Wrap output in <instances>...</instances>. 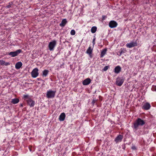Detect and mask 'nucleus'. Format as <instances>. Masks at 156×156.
<instances>
[{"label": "nucleus", "instance_id": "7", "mask_svg": "<svg viewBox=\"0 0 156 156\" xmlns=\"http://www.w3.org/2000/svg\"><path fill=\"white\" fill-rule=\"evenodd\" d=\"M137 43L136 41H132L126 44V46L128 48H131L137 46Z\"/></svg>", "mask_w": 156, "mask_h": 156}, {"label": "nucleus", "instance_id": "22", "mask_svg": "<svg viewBox=\"0 0 156 156\" xmlns=\"http://www.w3.org/2000/svg\"><path fill=\"white\" fill-rule=\"evenodd\" d=\"M23 98L26 101L27 99H29V98H30V97L27 94H24L23 95Z\"/></svg>", "mask_w": 156, "mask_h": 156}, {"label": "nucleus", "instance_id": "17", "mask_svg": "<svg viewBox=\"0 0 156 156\" xmlns=\"http://www.w3.org/2000/svg\"><path fill=\"white\" fill-rule=\"evenodd\" d=\"M93 48H91V46H89L87 49L86 53L87 54H89V55H90L92 53L93 51Z\"/></svg>", "mask_w": 156, "mask_h": 156}, {"label": "nucleus", "instance_id": "2", "mask_svg": "<svg viewBox=\"0 0 156 156\" xmlns=\"http://www.w3.org/2000/svg\"><path fill=\"white\" fill-rule=\"evenodd\" d=\"M56 44V42L55 40H53L50 42L48 45L49 50L50 51H53L54 50Z\"/></svg>", "mask_w": 156, "mask_h": 156}, {"label": "nucleus", "instance_id": "20", "mask_svg": "<svg viewBox=\"0 0 156 156\" xmlns=\"http://www.w3.org/2000/svg\"><path fill=\"white\" fill-rule=\"evenodd\" d=\"M49 71L48 70L45 69L42 72V76H43L46 77L48 75Z\"/></svg>", "mask_w": 156, "mask_h": 156}, {"label": "nucleus", "instance_id": "29", "mask_svg": "<svg viewBox=\"0 0 156 156\" xmlns=\"http://www.w3.org/2000/svg\"><path fill=\"white\" fill-rule=\"evenodd\" d=\"M152 89L153 90H154L156 92V86H153Z\"/></svg>", "mask_w": 156, "mask_h": 156}, {"label": "nucleus", "instance_id": "6", "mask_svg": "<svg viewBox=\"0 0 156 156\" xmlns=\"http://www.w3.org/2000/svg\"><path fill=\"white\" fill-rule=\"evenodd\" d=\"M117 25V23L114 20L111 21L109 23V26L111 28L116 27Z\"/></svg>", "mask_w": 156, "mask_h": 156}, {"label": "nucleus", "instance_id": "25", "mask_svg": "<svg viewBox=\"0 0 156 156\" xmlns=\"http://www.w3.org/2000/svg\"><path fill=\"white\" fill-rule=\"evenodd\" d=\"M70 34L72 35H74L75 34V31L74 30H72L71 31Z\"/></svg>", "mask_w": 156, "mask_h": 156}, {"label": "nucleus", "instance_id": "15", "mask_svg": "<svg viewBox=\"0 0 156 156\" xmlns=\"http://www.w3.org/2000/svg\"><path fill=\"white\" fill-rule=\"evenodd\" d=\"M67 21L66 19H63L61 23L59 24V25L60 26L63 27H64L66 24L67 23Z\"/></svg>", "mask_w": 156, "mask_h": 156}, {"label": "nucleus", "instance_id": "13", "mask_svg": "<svg viewBox=\"0 0 156 156\" xmlns=\"http://www.w3.org/2000/svg\"><path fill=\"white\" fill-rule=\"evenodd\" d=\"M66 117L65 114L64 112L62 113L59 115V119L60 121H63Z\"/></svg>", "mask_w": 156, "mask_h": 156}, {"label": "nucleus", "instance_id": "31", "mask_svg": "<svg viewBox=\"0 0 156 156\" xmlns=\"http://www.w3.org/2000/svg\"><path fill=\"white\" fill-rule=\"evenodd\" d=\"M132 148L133 150H135L136 149V148L135 146H133L132 147Z\"/></svg>", "mask_w": 156, "mask_h": 156}, {"label": "nucleus", "instance_id": "14", "mask_svg": "<svg viewBox=\"0 0 156 156\" xmlns=\"http://www.w3.org/2000/svg\"><path fill=\"white\" fill-rule=\"evenodd\" d=\"M121 67L118 66L115 67L114 69V72L117 74L119 73L121 71Z\"/></svg>", "mask_w": 156, "mask_h": 156}, {"label": "nucleus", "instance_id": "10", "mask_svg": "<svg viewBox=\"0 0 156 156\" xmlns=\"http://www.w3.org/2000/svg\"><path fill=\"white\" fill-rule=\"evenodd\" d=\"M151 106L150 104L148 102H146L142 106V108L143 109L145 110H148L151 108Z\"/></svg>", "mask_w": 156, "mask_h": 156}, {"label": "nucleus", "instance_id": "9", "mask_svg": "<svg viewBox=\"0 0 156 156\" xmlns=\"http://www.w3.org/2000/svg\"><path fill=\"white\" fill-rule=\"evenodd\" d=\"M26 101L28 105L30 107H33L35 105V102L31 98L26 100Z\"/></svg>", "mask_w": 156, "mask_h": 156}, {"label": "nucleus", "instance_id": "21", "mask_svg": "<svg viewBox=\"0 0 156 156\" xmlns=\"http://www.w3.org/2000/svg\"><path fill=\"white\" fill-rule=\"evenodd\" d=\"M97 27L96 26L93 27L91 29V31L92 33H95L97 31Z\"/></svg>", "mask_w": 156, "mask_h": 156}, {"label": "nucleus", "instance_id": "34", "mask_svg": "<svg viewBox=\"0 0 156 156\" xmlns=\"http://www.w3.org/2000/svg\"><path fill=\"white\" fill-rule=\"evenodd\" d=\"M118 55H119L118 54ZM119 55H120V54H119Z\"/></svg>", "mask_w": 156, "mask_h": 156}, {"label": "nucleus", "instance_id": "16", "mask_svg": "<svg viewBox=\"0 0 156 156\" xmlns=\"http://www.w3.org/2000/svg\"><path fill=\"white\" fill-rule=\"evenodd\" d=\"M22 66V63L21 62H17L15 65V68L18 69H20Z\"/></svg>", "mask_w": 156, "mask_h": 156}, {"label": "nucleus", "instance_id": "5", "mask_svg": "<svg viewBox=\"0 0 156 156\" xmlns=\"http://www.w3.org/2000/svg\"><path fill=\"white\" fill-rule=\"evenodd\" d=\"M22 51L19 49L15 51H12L9 52L8 55L11 56L12 57H14L17 56L19 54L21 53Z\"/></svg>", "mask_w": 156, "mask_h": 156}, {"label": "nucleus", "instance_id": "12", "mask_svg": "<svg viewBox=\"0 0 156 156\" xmlns=\"http://www.w3.org/2000/svg\"><path fill=\"white\" fill-rule=\"evenodd\" d=\"M123 138V136L122 135H119L115 139V140L116 143L120 142L122 141Z\"/></svg>", "mask_w": 156, "mask_h": 156}, {"label": "nucleus", "instance_id": "23", "mask_svg": "<svg viewBox=\"0 0 156 156\" xmlns=\"http://www.w3.org/2000/svg\"><path fill=\"white\" fill-rule=\"evenodd\" d=\"M126 52V51L125 49L123 48V49H122L121 48V51L120 52V55H119V56H121L122 54L123 53H125Z\"/></svg>", "mask_w": 156, "mask_h": 156}, {"label": "nucleus", "instance_id": "19", "mask_svg": "<svg viewBox=\"0 0 156 156\" xmlns=\"http://www.w3.org/2000/svg\"><path fill=\"white\" fill-rule=\"evenodd\" d=\"M19 102V100L18 98L13 99L11 101V103L13 104H16Z\"/></svg>", "mask_w": 156, "mask_h": 156}, {"label": "nucleus", "instance_id": "28", "mask_svg": "<svg viewBox=\"0 0 156 156\" xmlns=\"http://www.w3.org/2000/svg\"><path fill=\"white\" fill-rule=\"evenodd\" d=\"M10 64V63L9 62H5L4 65L7 66L9 65Z\"/></svg>", "mask_w": 156, "mask_h": 156}, {"label": "nucleus", "instance_id": "4", "mask_svg": "<svg viewBox=\"0 0 156 156\" xmlns=\"http://www.w3.org/2000/svg\"><path fill=\"white\" fill-rule=\"evenodd\" d=\"M38 69L37 68L34 69L31 72V75L32 77L35 78L39 75Z\"/></svg>", "mask_w": 156, "mask_h": 156}, {"label": "nucleus", "instance_id": "3", "mask_svg": "<svg viewBox=\"0 0 156 156\" xmlns=\"http://www.w3.org/2000/svg\"><path fill=\"white\" fill-rule=\"evenodd\" d=\"M55 91H52L51 90H50L47 91L46 94V96L47 98H52L55 97Z\"/></svg>", "mask_w": 156, "mask_h": 156}, {"label": "nucleus", "instance_id": "11", "mask_svg": "<svg viewBox=\"0 0 156 156\" xmlns=\"http://www.w3.org/2000/svg\"><path fill=\"white\" fill-rule=\"evenodd\" d=\"M91 82V80L90 78H87L84 80L83 81V84L84 85H87L89 84Z\"/></svg>", "mask_w": 156, "mask_h": 156}, {"label": "nucleus", "instance_id": "33", "mask_svg": "<svg viewBox=\"0 0 156 156\" xmlns=\"http://www.w3.org/2000/svg\"><path fill=\"white\" fill-rule=\"evenodd\" d=\"M30 151H31V149L30 148Z\"/></svg>", "mask_w": 156, "mask_h": 156}, {"label": "nucleus", "instance_id": "27", "mask_svg": "<svg viewBox=\"0 0 156 156\" xmlns=\"http://www.w3.org/2000/svg\"><path fill=\"white\" fill-rule=\"evenodd\" d=\"M5 62V61L3 60H0V65L2 66L4 65Z\"/></svg>", "mask_w": 156, "mask_h": 156}, {"label": "nucleus", "instance_id": "1", "mask_svg": "<svg viewBox=\"0 0 156 156\" xmlns=\"http://www.w3.org/2000/svg\"><path fill=\"white\" fill-rule=\"evenodd\" d=\"M145 124V122L140 118H138L133 123L134 128L137 130L139 126H142Z\"/></svg>", "mask_w": 156, "mask_h": 156}, {"label": "nucleus", "instance_id": "18", "mask_svg": "<svg viewBox=\"0 0 156 156\" xmlns=\"http://www.w3.org/2000/svg\"><path fill=\"white\" fill-rule=\"evenodd\" d=\"M107 51L106 48L102 50L101 51V54L100 55L101 58H103L104 55L106 54V52Z\"/></svg>", "mask_w": 156, "mask_h": 156}, {"label": "nucleus", "instance_id": "26", "mask_svg": "<svg viewBox=\"0 0 156 156\" xmlns=\"http://www.w3.org/2000/svg\"><path fill=\"white\" fill-rule=\"evenodd\" d=\"M109 68V66H106L103 69V70L104 71H106V70H107Z\"/></svg>", "mask_w": 156, "mask_h": 156}, {"label": "nucleus", "instance_id": "8", "mask_svg": "<svg viewBox=\"0 0 156 156\" xmlns=\"http://www.w3.org/2000/svg\"><path fill=\"white\" fill-rule=\"evenodd\" d=\"M124 81V80L123 78H118L116 80V84L117 85L120 86L122 84Z\"/></svg>", "mask_w": 156, "mask_h": 156}, {"label": "nucleus", "instance_id": "24", "mask_svg": "<svg viewBox=\"0 0 156 156\" xmlns=\"http://www.w3.org/2000/svg\"><path fill=\"white\" fill-rule=\"evenodd\" d=\"M12 2H9V5H6L5 6V8L6 9H9V8L11 7V5H12Z\"/></svg>", "mask_w": 156, "mask_h": 156}, {"label": "nucleus", "instance_id": "30", "mask_svg": "<svg viewBox=\"0 0 156 156\" xmlns=\"http://www.w3.org/2000/svg\"><path fill=\"white\" fill-rule=\"evenodd\" d=\"M95 38H94L93 39V41H92V43L93 44V46H94V45L95 44Z\"/></svg>", "mask_w": 156, "mask_h": 156}, {"label": "nucleus", "instance_id": "32", "mask_svg": "<svg viewBox=\"0 0 156 156\" xmlns=\"http://www.w3.org/2000/svg\"><path fill=\"white\" fill-rule=\"evenodd\" d=\"M37 79L38 80H40V79L39 78H37Z\"/></svg>", "mask_w": 156, "mask_h": 156}]
</instances>
